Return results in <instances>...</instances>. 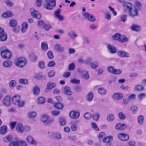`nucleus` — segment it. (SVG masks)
Instances as JSON below:
<instances>
[{
    "instance_id": "nucleus-8",
    "label": "nucleus",
    "mask_w": 146,
    "mask_h": 146,
    "mask_svg": "<svg viewBox=\"0 0 146 146\" xmlns=\"http://www.w3.org/2000/svg\"><path fill=\"white\" fill-rule=\"evenodd\" d=\"M2 103L5 106H10L11 104L10 96L8 95L5 97L3 100Z\"/></svg>"
},
{
    "instance_id": "nucleus-7",
    "label": "nucleus",
    "mask_w": 146,
    "mask_h": 146,
    "mask_svg": "<svg viewBox=\"0 0 146 146\" xmlns=\"http://www.w3.org/2000/svg\"><path fill=\"white\" fill-rule=\"evenodd\" d=\"M83 15L90 21L94 22L96 20L95 18L94 15L89 14L87 12L84 13L83 14Z\"/></svg>"
},
{
    "instance_id": "nucleus-37",
    "label": "nucleus",
    "mask_w": 146,
    "mask_h": 146,
    "mask_svg": "<svg viewBox=\"0 0 146 146\" xmlns=\"http://www.w3.org/2000/svg\"><path fill=\"white\" fill-rule=\"evenodd\" d=\"M13 139V136L11 135H8L3 138V141L5 142L10 141Z\"/></svg>"
},
{
    "instance_id": "nucleus-27",
    "label": "nucleus",
    "mask_w": 146,
    "mask_h": 146,
    "mask_svg": "<svg viewBox=\"0 0 146 146\" xmlns=\"http://www.w3.org/2000/svg\"><path fill=\"white\" fill-rule=\"evenodd\" d=\"M27 115L29 118L33 119L37 116V113L35 111L30 112L28 113Z\"/></svg>"
},
{
    "instance_id": "nucleus-58",
    "label": "nucleus",
    "mask_w": 146,
    "mask_h": 146,
    "mask_svg": "<svg viewBox=\"0 0 146 146\" xmlns=\"http://www.w3.org/2000/svg\"><path fill=\"white\" fill-rule=\"evenodd\" d=\"M71 129L72 131H75L78 130V127L76 125L73 124L71 125Z\"/></svg>"
},
{
    "instance_id": "nucleus-15",
    "label": "nucleus",
    "mask_w": 146,
    "mask_h": 146,
    "mask_svg": "<svg viewBox=\"0 0 146 146\" xmlns=\"http://www.w3.org/2000/svg\"><path fill=\"white\" fill-rule=\"evenodd\" d=\"M107 48L109 52L111 53H115L117 51L116 48L113 45L109 44L108 45Z\"/></svg>"
},
{
    "instance_id": "nucleus-12",
    "label": "nucleus",
    "mask_w": 146,
    "mask_h": 146,
    "mask_svg": "<svg viewBox=\"0 0 146 146\" xmlns=\"http://www.w3.org/2000/svg\"><path fill=\"white\" fill-rule=\"evenodd\" d=\"M56 84L55 83L52 82H48L45 91L47 92L50 91L52 89L55 87L56 86Z\"/></svg>"
},
{
    "instance_id": "nucleus-28",
    "label": "nucleus",
    "mask_w": 146,
    "mask_h": 146,
    "mask_svg": "<svg viewBox=\"0 0 146 146\" xmlns=\"http://www.w3.org/2000/svg\"><path fill=\"white\" fill-rule=\"evenodd\" d=\"M59 122L60 125H64L66 123L65 118L63 117H60L59 119Z\"/></svg>"
},
{
    "instance_id": "nucleus-51",
    "label": "nucleus",
    "mask_w": 146,
    "mask_h": 146,
    "mask_svg": "<svg viewBox=\"0 0 146 146\" xmlns=\"http://www.w3.org/2000/svg\"><path fill=\"white\" fill-rule=\"evenodd\" d=\"M114 115L111 114L108 115L107 117V119L109 121H111L114 119Z\"/></svg>"
},
{
    "instance_id": "nucleus-61",
    "label": "nucleus",
    "mask_w": 146,
    "mask_h": 146,
    "mask_svg": "<svg viewBox=\"0 0 146 146\" xmlns=\"http://www.w3.org/2000/svg\"><path fill=\"white\" fill-rule=\"evenodd\" d=\"M51 114L53 116H57L60 113V112L57 110H53L51 111Z\"/></svg>"
},
{
    "instance_id": "nucleus-25",
    "label": "nucleus",
    "mask_w": 146,
    "mask_h": 146,
    "mask_svg": "<svg viewBox=\"0 0 146 146\" xmlns=\"http://www.w3.org/2000/svg\"><path fill=\"white\" fill-rule=\"evenodd\" d=\"M33 91L35 95L37 96L40 93V89L38 87L35 86L33 88Z\"/></svg>"
},
{
    "instance_id": "nucleus-4",
    "label": "nucleus",
    "mask_w": 146,
    "mask_h": 146,
    "mask_svg": "<svg viewBox=\"0 0 146 146\" xmlns=\"http://www.w3.org/2000/svg\"><path fill=\"white\" fill-rule=\"evenodd\" d=\"M56 5V0H45L44 7L48 10H51Z\"/></svg>"
},
{
    "instance_id": "nucleus-42",
    "label": "nucleus",
    "mask_w": 146,
    "mask_h": 146,
    "mask_svg": "<svg viewBox=\"0 0 146 146\" xmlns=\"http://www.w3.org/2000/svg\"><path fill=\"white\" fill-rule=\"evenodd\" d=\"M9 146H20L18 141H11L9 143Z\"/></svg>"
},
{
    "instance_id": "nucleus-49",
    "label": "nucleus",
    "mask_w": 146,
    "mask_h": 146,
    "mask_svg": "<svg viewBox=\"0 0 146 146\" xmlns=\"http://www.w3.org/2000/svg\"><path fill=\"white\" fill-rule=\"evenodd\" d=\"M106 137L105 133L103 132H101L100 133L99 135V139L100 141L103 140V139Z\"/></svg>"
},
{
    "instance_id": "nucleus-10",
    "label": "nucleus",
    "mask_w": 146,
    "mask_h": 146,
    "mask_svg": "<svg viewBox=\"0 0 146 146\" xmlns=\"http://www.w3.org/2000/svg\"><path fill=\"white\" fill-rule=\"evenodd\" d=\"M7 39V35L3 29L0 27V41H4Z\"/></svg>"
},
{
    "instance_id": "nucleus-35",
    "label": "nucleus",
    "mask_w": 146,
    "mask_h": 146,
    "mask_svg": "<svg viewBox=\"0 0 146 146\" xmlns=\"http://www.w3.org/2000/svg\"><path fill=\"white\" fill-rule=\"evenodd\" d=\"M113 139V137L111 136H109L107 137H105L103 139V142L104 143L108 142H110Z\"/></svg>"
},
{
    "instance_id": "nucleus-3",
    "label": "nucleus",
    "mask_w": 146,
    "mask_h": 146,
    "mask_svg": "<svg viewBox=\"0 0 146 146\" xmlns=\"http://www.w3.org/2000/svg\"><path fill=\"white\" fill-rule=\"evenodd\" d=\"M1 55L4 58L9 59L11 56V54L5 46L1 48Z\"/></svg>"
},
{
    "instance_id": "nucleus-62",
    "label": "nucleus",
    "mask_w": 146,
    "mask_h": 146,
    "mask_svg": "<svg viewBox=\"0 0 146 146\" xmlns=\"http://www.w3.org/2000/svg\"><path fill=\"white\" fill-rule=\"evenodd\" d=\"M54 136L57 139H60L61 138L60 134L56 132L54 134Z\"/></svg>"
},
{
    "instance_id": "nucleus-19",
    "label": "nucleus",
    "mask_w": 146,
    "mask_h": 146,
    "mask_svg": "<svg viewBox=\"0 0 146 146\" xmlns=\"http://www.w3.org/2000/svg\"><path fill=\"white\" fill-rule=\"evenodd\" d=\"M16 129L19 132L22 133L24 131V128L21 123H17L16 126Z\"/></svg>"
},
{
    "instance_id": "nucleus-47",
    "label": "nucleus",
    "mask_w": 146,
    "mask_h": 146,
    "mask_svg": "<svg viewBox=\"0 0 146 146\" xmlns=\"http://www.w3.org/2000/svg\"><path fill=\"white\" fill-rule=\"evenodd\" d=\"M115 68L112 66H109L107 68V71L110 73L113 74V72L114 71Z\"/></svg>"
},
{
    "instance_id": "nucleus-9",
    "label": "nucleus",
    "mask_w": 146,
    "mask_h": 146,
    "mask_svg": "<svg viewBox=\"0 0 146 146\" xmlns=\"http://www.w3.org/2000/svg\"><path fill=\"white\" fill-rule=\"evenodd\" d=\"M53 48L56 51L61 52L64 51L65 48L61 44H57L54 45Z\"/></svg>"
},
{
    "instance_id": "nucleus-6",
    "label": "nucleus",
    "mask_w": 146,
    "mask_h": 146,
    "mask_svg": "<svg viewBox=\"0 0 146 146\" xmlns=\"http://www.w3.org/2000/svg\"><path fill=\"white\" fill-rule=\"evenodd\" d=\"M61 10L58 9L54 13V15L56 19L59 21H63L64 19V17L60 14Z\"/></svg>"
},
{
    "instance_id": "nucleus-14",
    "label": "nucleus",
    "mask_w": 146,
    "mask_h": 146,
    "mask_svg": "<svg viewBox=\"0 0 146 146\" xmlns=\"http://www.w3.org/2000/svg\"><path fill=\"white\" fill-rule=\"evenodd\" d=\"M63 92L66 95L68 96H71L73 94L70 88L68 86H65L63 88Z\"/></svg>"
},
{
    "instance_id": "nucleus-53",
    "label": "nucleus",
    "mask_w": 146,
    "mask_h": 146,
    "mask_svg": "<svg viewBox=\"0 0 146 146\" xmlns=\"http://www.w3.org/2000/svg\"><path fill=\"white\" fill-rule=\"evenodd\" d=\"M121 37L120 35L119 34H116L113 35L112 37L113 39L115 40H118L119 41Z\"/></svg>"
},
{
    "instance_id": "nucleus-2",
    "label": "nucleus",
    "mask_w": 146,
    "mask_h": 146,
    "mask_svg": "<svg viewBox=\"0 0 146 146\" xmlns=\"http://www.w3.org/2000/svg\"><path fill=\"white\" fill-rule=\"evenodd\" d=\"M40 121L43 123L47 124H50L54 121V119L53 117H50L49 115L46 114H44L40 117Z\"/></svg>"
},
{
    "instance_id": "nucleus-11",
    "label": "nucleus",
    "mask_w": 146,
    "mask_h": 146,
    "mask_svg": "<svg viewBox=\"0 0 146 146\" xmlns=\"http://www.w3.org/2000/svg\"><path fill=\"white\" fill-rule=\"evenodd\" d=\"M80 115V113L79 112L73 110L69 113V117L72 119H77L79 117Z\"/></svg>"
},
{
    "instance_id": "nucleus-39",
    "label": "nucleus",
    "mask_w": 146,
    "mask_h": 146,
    "mask_svg": "<svg viewBox=\"0 0 146 146\" xmlns=\"http://www.w3.org/2000/svg\"><path fill=\"white\" fill-rule=\"evenodd\" d=\"M135 7L134 8H137L138 9H139L141 7V4L139 1H136L134 2Z\"/></svg>"
},
{
    "instance_id": "nucleus-50",
    "label": "nucleus",
    "mask_w": 146,
    "mask_h": 146,
    "mask_svg": "<svg viewBox=\"0 0 146 146\" xmlns=\"http://www.w3.org/2000/svg\"><path fill=\"white\" fill-rule=\"evenodd\" d=\"M104 17L105 18L108 20H110L111 18V15L108 12L105 13L104 14Z\"/></svg>"
},
{
    "instance_id": "nucleus-18",
    "label": "nucleus",
    "mask_w": 146,
    "mask_h": 146,
    "mask_svg": "<svg viewBox=\"0 0 146 146\" xmlns=\"http://www.w3.org/2000/svg\"><path fill=\"white\" fill-rule=\"evenodd\" d=\"M123 94L121 93H114L112 96V98L115 100H119L122 98Z\"/></svg>"
},
{
    "instance_id": "nucleus-60",
    "label": "nucleus",
    "mask_w": 146,
    "mask_h": 146,
    "mask_svg": "<svg viewBox=\"0 0 146 146\" xmlns=\"http://www.w3.org/2000/svg\"><path fill=\"white\" fill-rule=\"evenodd\" d=\"M84 117L86 119H89L91 117V114L89 113H86L84 114Z\"/></svg>"
},
{
    "instance_id": "nucleus-20",
    "label": "nucleus",
    "mask_w": 146,
    "mask_h": 146,
    "mask_svg": "<svg viewBox=\"0 0 146 146\" xmlns=\"http://www.w3.org/2000/svg\"><path fill=\"white\" fill-rule=\"evenodd\" d=\"M127 127V126L124 124L118 123L115 127V129L118 130H122L124 129Z\"/></svg>"
},
{
    "instance_id": "nucleus-13",
    "label": "nucleus",
    "mask_w": 146,
    "mask_h": 146,
    "mask_svg": "<svg viewBox=\"0 0 146 146\" xmlns=\"http://www.w3.org/2000/svg\"><path fill=\"white\" fill-rule=\"evenodd\" d=\"M117 54L120 57H128L130 56V54L122 50L118 51Z\"/></svg>"
},
{
    "instance_id": "nucleus-23",
    "label": "nucleus",
    "mask_w": 146,
    "mask_h": 146,
    "mask_svg": "<svg viewBox=\"0 0 146 146\" xmlns=\"http://www.w3.org/2000/svg\"><path fill=\"white\" fill-rule=\"evenodd\" d=\"M8 131V129L6 125H3L1 126L0 129V133L2 134H4L6 133Z\"/></svg>"
},
{
    "instance_id": "nucleus-22",
    "label": "nucleus",
    "mask_w": 146,
    "mask_h": 146,
    "mask_svg": "<svg viewBox=\"0 0 146 146\" xmlns=\"http://www.w3.org/2000/svg\"><path fill=\"white\" fill-rule=\"evenodd\" d=\"M128 12L130 15L132 17L137 16L138 15V10L136 8H134L133 10L132 9Z\"/></svg>"
},
{
    "instance_id": "nucleus-44",
    "label": "nucleus",
    "mask_w": 146,
    "mask_h": 146,
    "mask_svg": "<svg viewBox=\"0 0 146 146\" xmlns=\"http://www.w3.org/2000/svg\"><path fill=\"white\" fill-rule=\"evenodd\" d=\"M68 35L71 38L73 39L77 36L76 33L73 31L69 32L68 33Z\"/></svg>"
},
{
    "instance_id": "nucleus-24",
    "label": "nucleus",
    "mask_w": 146,
    "mask_h": 146,
    "mask_svg": "<svg viewBox=\"0 0 146 146\" xmlns=\"http://www.w3.org/2000/svg\"><path fill=\"white\" fill-rule=\"evenodd\" d=\"M26 140L28 142L32 144L35 145L37 143V142L33 139V137L31 135L27 136Z\"/></svg>"
},
{
    "instance_id": "nucleus-54",
    "label": "nucleus",
    "mask_w": 146,
    "mask_h": 146,
    "mask_svg": "<svg viewBox=\"0 0 146 146\" xmlns=\"http://www.w3.org/2000/svg\"><path fill=\"white\" fill-rule=\"evenodd\" d=\"M135 89L137 91L143 90L144 89V87L141 85H138L135 86Z\"/></svg>"
},
{
    "instance_id": "nucleus-38",
    "label": "nucleus",
    "mask_w": 146,
    "mask_h": 146,
    "mask_svg": "<svg viewBox=\"0 0 146 146\" xmlns=\"http://www.w3.org/2000/svg\"><path fill=\"white\" fill-rule=\"evenodd\" d=\"M144 117L142 115H140L137 118L138 123L139 125H142L143 123Z\"/></svg>"
},
{
    "instance_id": "nucleus-55",
    "label": "nucleus",
    "mask_w": 146,
    "mask_h": 146,
    "mask_svg": "<svg viewBox=\"0 0 146 146\" xmlns=\"http://www.w3.org/2000/svg\"><path fill=\"white\" fill-rule=\"evenodd\" d=\"M122 70L121 69L115 68L113 74H120L122 72Z\"/></svg>"
},
{
    "instance_id": "nucleus-29",
    "label": "nucleus",
    "mask_w": 146,
    "mask_h": 146,
    "mask_svg": "<svg viewBox=\"0 0 146 146\" xmlns=\"http://www.w3.org/2000/svg\"><path fill=\"white\" fill-rule=\"evenodd\" d=\"M28 26V24L27 22L23 23L22 25L21 32L23 33L25 32L27 30Z\"/></svg>"
},
{
    "instance_id": "nucleus-64",
    "label": "nucleus",
    "mask_w": 146,
    "mask_h": 146,
    "mask_svg": "<svg viewBox=\"0 0 146 146\" xmlns=\"http://www.w3.org/2000/svg\"><path fill=\"white\" fill-rule=\"evenodd\" d=\"M91 125L92 127L95 130L97 131H99V129L98 127L97 124L95 123H91Z\"/></svg>"
},
{
    "instance_id": "nucleus-1",
    "label": "nucleus",
    "mask_w": 146,
    "mask_h": 146,
    "mask_svg": "<svg viewBox=\"0 0 146 146\" xmlns=\"http://www.w3.org/2000/svg\"><path fill=\"white\" fill-rule=\"evenodd\" d=\"M21 96L19 95H16L12 98V101L13 104L18 106L20 107H23L25 104L24 101H21Z\"/></svg>"
},
{
    "instance_id": "nucleus-59",
    "label": "nucleus",
    "mask_w": 146,
    "mask_h": 146,
    "mask_svg": "<svg viewBox=\"0 0 146 146\" xmlns=\"http://www.w3.org/2000/svg\"><path fill=\"white\" fill-rule=\"evenodd\" d=\"M44 28L45 30L48 31L49 29H52V27L50 25L46 24L44 25Z\"/></svg>"
},
{
    "instance_id": "nucleus-31",
    "label": "nucleus",
    "mask_w": 146,
    "mask_h": 146,
    "mask_svg": "<svg viewBox=\"0 0 146 146\" xmlns=\"http://www.w3.org/2000/svg\"><path fill=\"white\" fill-rule=\"evenodd\" d=\"M98 93L101 95H104L107 93V91L103 88H100L98 89Z\"/></svg>"
},
{
    "instance_id": "nucleus-26",
    "label": "nucleus",
    "mask_w": 146,
    "mask_h": 146,
    "mask_svg": "<svg viewBox=\"0 0 146 146\" xmlns=\"http://www.w3.org/2000/svg\"><path fill=\"white\" fill-rule=\"evenodd\" d=\"M12 65V62L10 60L5 61L3 63V66L6 68H9Z\"/></svg>"
},
{
    "instance_id": "nucleus-17",
    "label": "nucleus",
    "mask_w": 146,
    "mask_h": 146,
    "mask_svg": "<svg viewBox=\"0 0 146 146\" xmlns=\"http://www.w3.org/2000/svg\"><path fill=\"white\" fill-rule=\"evenodd\" d=\"M31 14L32 16L38 19H40L41 16L40 14L35 9L31 12Z\"/></svg>"
},
{
    "instance_id": "nucleus-16",
    "label": "nucleus",
    "mask_w": 146,
    "mask_h": 146,
    "mask_svg": "<svg viewBox=\"0 0 146 146\" xmlns=\"http://www.w3.org/2000/svg\"><path fill=\"white\" fill-rule=\"evenodd\" d=\"M118 137L120 140L123 141H127L129 138V137L127 135L122 133L118 134Z\"/></svg>"
},
{
    "instance_id": "nucleus-32",
    "label": "nucleus",
    "mask_w": 146,
    "mask_h": 146,
    "mask_svg": "<svg viewBox=\"0 0 146 146\" xmlns=\"http://www.w3.org/2000/svg\"><path fill=\"white\" fill-rule=\"evenodd\" d=\"M131 29L133 31H138L141 30V27L139 26L136 25H132L131 27Z\"/></svg>"
},
{
    "instance_id": "nucleus-63",
    "label": "nucleus",
    "mask_w": 146,
    "mask_h": 146,
    "mask_svg": "<svg viewBox=\"0 0 146 146\" xmlns=\"http://www.w3.org/2000/svg\"><path fill=\"white\" fill-rule=\"evenodd\" d=\"M145 94L144 93H141L138 96V99L141 100L143 98H145Z\"/></svg>"
},
{
    "instance_id": "nucleus-40",
    "label": "nucleus",
    "mask_w": 146,
    "mask_h": 146,
    "mask_svg": "<svg viewBox=\"0 0 146 146\" xmlns=\"http://www.w3.org/2000/svg\"><path fill=\"white\" fill-rule=\"evenodd\" d=\"M54 106L55 108L58 109H62L64 107L63 104L60 103H55L54 104Z\"/></svg>"
},
{
    "instance_id": "nucleus-5",
    "label": "nucleus",
    "mask_w": 146,
    "mask_h": 146,
    "mask_svg": "<svg viewBox=\"0 0 146 146\" xmlns=\"http://www.w3.org/2000/svg\"><path fill=\"white\" fill-rule=\"evenodd\" d=\"M27 63L26 59L24 57H21L17 58L15 64L17 66L21 68L24 67Z\"/></svg>"
},
{
    "instance_id": "nucleus-21",
    "label": "nucleus",
    "mask_w": 146,
    "mask_h": 146,
    "mask_svg": "<svg viewBox=\"0 0 146 146\" xmlns=\"http://www.w3.org/2000/svg\"><path fill=\"white\" fill-rule=\"evenodd\" d=\"M132 6L131 4L129 3H125L123 4L124 9L127 10L128 12L130 11V10H132Z\"/></svg>"
},
{
    "instance_id": "nucleus-30",
    "label": "nucleus",
    "mask_w": 146,
    "mask_h": 146,
    "mask_svg": "<svg viewBox=\"0 0 146 146\" xmlns=\"http://www.w3.org/2000/svg\"><path fill=\"white\" fill-rule=\"evenodd\" d=\"M13 15L11 12L7 11L3 13L2 16L5 18H8L12 16Z\"/></svg>"
},
{
    "instance_id": "nucleus-48",
    "label": "nucleus",
    "mask_w": 146,
    "mask_h": 146,
    "mask_svg": "<svg viewBox=\"0 0 146 146\" xmlns=\"http://www.w3.org/2000/svg\"><path fill=\"white\" fill-rule=\"evenodd\" d=\"M19 82L21 84H28V80L26 79L21 78L19 80Z\"/></svg>"
},
{
    "instance_id": "nucleus-34",
    "label": "nucleus",
    "mask_w": 146,
    "mask_h": 146,
    "mask_svg": "<svg viewBox=\"0 0 146 146\" xmlns=\"http://www.w3.org/2000/svg\"><path fill=\"white\" fill-rule=\"evenodd\" d=\"M94 97V94L90 92L87 95L86 99L87 101H91Z\"/></svg>"
},
{
    "instance_id": "nucleus-56",
    "label": "nucleus",
    "mask_w": 146,
    "mask_h": 146,
    "mask_svg": "<svg viewBox=\"0 0 146 146\" xmlns=\"http://www.w3.org/2000/svg\"><path fill=\"white\" fill-rule=\"evenodd\" d=\"M42 77V75L41 73H36L35 74L34 78L38 79H41Z\"/></svg>"
},
{
    "instance_id": "nucleus-46",
    "label": "nucleus",
    "mask_w": 146,
    "mask_h": 146,
    "mask_svg": "<svg viewBox=\"0 0 146 146\" xmlns=\"http://www.w3.org/2000/svg\"><path fill=\"white\" fill-rule=\"evenodd\" d=\"M17 83L15 81L13 80L11 81L10 83L9 86L11 88H13L16 85Z\"/></svg>"
},
{
    "instance_id": "nucleus-52",
    "label": "nucleus",
    "mask_w": 146,
    "mask_h": 146,
    "mask_svg": "<svg viewBox=\"0 0 146 146\" xmlns=\"http://www.w3.org/2000/svg\"><path fill=\"white\" fill-rule=\"evenodd\" d=\"M17 21L14 20H11L9 23V25L11 27H14L17 25Z\"/></svg>"
},
{
    "instance_id": "nucleus-41",
    "label": "nucleus",
    "mask_w": 146,
    "mask_h": 146,
    "mask_svg": "<svg viewBox=\"0 0 146 146\" xmlns=\"http://www.w3.org/2000/svg\"><path fill=\"white\" fill-rule=\"evenodd\" d=\"M128 40V38L126 36L123 35L121 36L119 41L122 43L125 42Z\"/></svg>"
},
{
    "instance_id": "nucleus-57",
    "label": "nucleus",
    "mask_w": 146,
    "mask_h": 146,
    "mask_svg": "<svg viewBox=\"0 0 146 146\" xmlns=\"http://www.w3.org/2000/svg\"><path fill=\"white\" fill-rule=\"evenodd\" d=\"M120 19L121 21L124 22L127 19V15L125 14L121 16Z\"/></svg>"
},
{
    "instance_id": "nucleus-33",
    "label": "nucleus",
    "mask_w": 146,
    "mask_h": 146,
    "mask_svg": "<svg viewBox=\"0 0 146 146\" xmlns=\"http://www.w3.org/2000/svg\"><path fill=\"white\" fill-rule=\"evenodd\" d=\"M41 48L43 50H46L48 49V46L46 42L44 41L41 43Z\"/></svg>"
},
{
    "instance_id": "nucleus-36",
    "label": "nucleus",
    "mask_w": 146,
    "mask_h": 146,
    "mask_svg": "<svg viewBox=\"0 0 146 146\" xmlns=\"http://www.w3.org/2000/svg\"><path fill=\"white\" fill-rule=\"evenodd\" d=\"M46 102L45 99L42 97H38L37 99V103L39 104H44Z\"/></svg>"
},
{
    "instance_id": "nucleus-45",
    "label": "nucleus",
    "mask_w": 146,
    "mask_h": 146,
    "mask_svg": "<svg viewBox=\"0 0 146 146\" xmlns=\"http://www.w3.org/2000/svg\"><path fill=\"white\" fill-rule=\"evenodd\" d=\"M92 60L91 58H89L86 59L84 61V64L87 65H91L92 63Z\"/></svg>"
},
{
    "instance_id": "nucleus-43",
    "label": "nucleus",
    "mask_w": 146,
    "mask_h": 146,
    "mask_svg": "<svg viewBox=\"0 0 146 146\" xmlns=\"http://www.w3.org/2000/svg\"><path fill=\"white\" fill-rule=\"evenodd\" d=\"M99 63L98 61H96L95 62L92 63L91 64V67L92 69H95L97 68L98 65Z\"/></svg>"
}]
</instances>
